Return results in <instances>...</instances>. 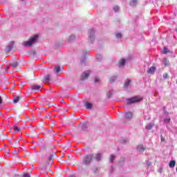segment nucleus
<instances>
[{
  "label": "nucleus",
  "instance_id": "nucleus-1",
  "mask_svg": "<svg viewBox=\"0 0 177 177\" xmlns=\"http://www.w3.org/2000/svg\"><path fill=\"white\" fill-rule=\"evenodd\" d=\"M143 100V97L140 95H136L127 100V104H133L135 103H139Z\"/></svg>",
  "mask_w": 177,
  "mask_h": 177
},
{
  "label": "nucleus",
  "instance_id": "nucleus-2",
  "mask_svg": "<svg viewBox=\"0 0 177 177\" xmlns=\"http://www.w3.org/2000/svg\"><path fill=\"white\" fill-rule=\"evenodd\" d=\"M37 40L38 35H35L34 37H30L28 41H24V46H32V45H34Z\"/></svg>",
  "mask_w": 177,
  "mask_h": 177
},
{
  "label": "nucleus",
  "instance_id": "nucleus-3",
  "mask_svg": "<svg viewBox=\"0 0 177 177\" xmlns=\"http://www.w3.org/2000/svg\"><path fill=\"white\" fill-rule=\"evenodd\" d=\"M92 160H93V155H86L83 159V162L85 165H88L92 162Z\"/></svg>",
  "mask_w": 177,
  "mask_h": 177
},
{
  "label": "nucleus",
  "instance_id": "nucleus-4",
  "mask_svg": "<svg viewBox=\"0 0 177 177\" xmlns=\"http://www.w3.org/2000/svg\"><path fill=\"white\" fill-rule=\"evenodd\" d=\"M133 115L131 112H127L125 115L124 116V121H127V120H131L132 118Z\"/></svg>",
  "mask_w": 177,
  "mask_h": 177
},
{
  "label": "nucleus",
  "instance_id": "nucleus-5",
  "mask_svg": "<svg viewBox=\"0 0 177 177\" xmlns=\"http://www.w3.org/2000/svg\"><path fill=\"white\" fill-rule=\"evenodd\" d=\"M42 88V85H32L30 89L32 91H39Z\"/></svg>",
  "mask_w": 177,
  "mask_h": 177
},
{
  "label": "nucleus",
  "instance_id": "nucleus-6",
  "mask_svg": "<svg viewBox=\"0 0 177 177\" xmlns=\"http://www.w3.org/2000/svg\"><path fill=\"white\" fill-rule=\"evenodd\" d=\"M50 80V75H46L44 76L43 79V82H49Z\"/></svg>",
  "mask_w": 177,
  "mask_h": 177
},
{
  "label": "nucleus",
  "instance_id": "nucleus-7",
  "mask_svg": "<svg viewBox=\"0 0 177 177\" xmlns=\"http://www.w3.org/2000/svg\"><path fill=\"white\" fill-rule=\"evenodd\" d=\"M89 77V73H84L82 75H81V80H86V78H88Z\"/></svg>",
  "mask_w": 177,
  "mask_h": 177
},
{
  "label": "nucleus",
  "instance_id": "nucleus-8",
  "mask_svg": "<svg viewBox=\"0 0 177 177\" xmlns=\"http://www.w3.org/2000/svg\"><path fill=\"white\" fill-rule=\"evenodd\" d=\"M176 164V162L175 160H171L169 164V168H174L175 167Z\"/></svg>",
  "mask_w": 177,
  "mask_h": 177
},
{
  "label": "nucleus",
  "instance_id": "nucleus-9",
  "mask_svg": "<svg viewBox=\"0 0 177 177\" xmlns=\"http://www.w3.org/2000/svg\"><path fill=\"white\" fill-rule=\"evenodd\" d=\"M95 159L96 161H100L102 160V154L101 153H97L95 155Z\"/></svg>",
  "mask_w": 177,
  "mask_h": 177
},
{
  "label": "nucleus",
  "instance_id": "nucleus-10",
  "mask_svg": "<svg viewBox=\"0 0 177 177\" xmlns=\"http://www.w3.org/2000/svg\"><path fill=\"white\" fill-rule=\"evenodd\" d=\"M54 71H55V74H59V73H60V66H55V68H54Z\"/></svg>",
  "mask_w": 177,
  "mask_h": 177
},
{
  "label": "nucleus",
  "instance_id": "nucleus-11",
  "mask_svg": "<svg viewBox=\"0 0 177 177\" xmlns=\"http://www.w3.org/2000/svg\"><path fill=\"white\" fill-rule=\"evenodd\" d=\"M154 71H156V67L151 66V68H149L148 73H149L150 74H153Z\"/></svg>",
  "mask_w": 177,
  "mask_h": 177
},
{
  "label": "nucleus",
  "instance_id": "nucleus-12",
  "mask_svg": "<svg viewBox=\"0 0 177 177\" xmlns=\"http://www.w3.org/2000/svg\"><path fill=\"white\" fill-rule=\"evenodd\" d=\"M129 84H131V80L127 79L124 84V88H128Z\"/></svg>",
  "mask_w": 177,
  "mask_h": 177
},
{
  "label": "nucleus",
  "instance_id": "nucleus-13",
  "mask_svg": "<svg viewBox=\"0 0 177 177\" xmlns=\"http://www.w3.org/2000/svg\"><path fill=\"white\" fill-rule=\"evenodd\" d=\"M93 35H95V30L91 29V30H89V38H90V39L92 38V37H93Z\"/></svg>",
  "mask_w": 177,
  "mask_h": 177
},
{
  "label": "nucleus",
  "instance_id": "nucleus-14",
  "mask_svg": "<svg viewBox=\"0 0 177 177\" xmlns=\"http://www.w3.org/2000/svg\"><path fill=\"white\" fill-rule=\"evenodd\" d=\"M124 64H125V59H122L119 62V67H122V66H124Z\"/></svg>",
  "mask_w": 177,
  "mask_h": 177
},
{
  "label": "nucleus",
  "instance_id": "nucleus-15",
  "mask_svg": "<svg viewBox=\"0 0 177 177\" xmlns=\"http://www.w3.org/2000/svg\"><path fill=\"white\" fill-rule=\"evenodd\" d=\"M84 106H85L86 109H92V104H91L89 102L84 103Z\"/></svg>",
  "mask_w": 177,
  "mask_h": 177
},
{
  "label": "nucleus",
  "instance_id": "nucleus-16",
  "mask_svg": "<svg viewBox=\"0 0 177 177\" xmlns=\"http://www.w3.org/2000/svg\"><path fill=\"white\" fill-rule=\"evenodd\" d=\"M137 149L138 151H145V147H143V145H138L137 147Z\"/></svg>",
  "mask_w": 177,
  "mask_h": 177
},
{
  "label": "nucleus",
  "instance_id": "nucleus-17",
  "mask_svg": "<svg viewBox=\"0 0 177 177\" xmlns=\"http://www.w3.org/2000/svg\"><path fill=\"white\" fill-rule=\"evenodd\" d=\"M10 66L13 68H16V67H17V66H19V63L18 62H12L10 64Z\"/></svg>",
  "mask_w": 177,
  "mask_h": 177
},
{
  "label": "nucleus",
  "instance_id": "nucleus-18",
  "mask_svg": "<svg viewBox=\"0 0 177 177\" xmlns=\"http://www.w3.org/2000/svg\"><path fill=\"white\" fill-rule=\"evenodd\" d=\"M19 100H20V97L15 96L12 102H13V103H17V102H19Z\"/></svg>",
  "mask_w": 177,
  "mask_h": 177
},
{
  "label": "nucleus",
  "instance_id": "nucleus-19",
  "mask_svg": "<svg viewBox=\"0 0 177 177\" xmlns=\"http://www.w3.org/2000/svg\"><path fill=\"white\" fill-rule=\"evenodd\" d=\"M137 0H131L130 2L131 6H136Z\"/></svg>",
  "mask_w": 177,
  "mask_h": 177
},
{
  "label": "nucleus",
  "instance_id": "nucleus-20",
  "mask_svg": "<svg viewBox=\"0 0 177 177\" xmlns=\"http://www.w3.org/2000/svg\"><path fill=\"white\" fill-rule=\"evenodd\" d=\"M14 130H15V132H20L21 129H20V127H17V125H15V126H14Z\"/></svg>",
  "mask_w": 177,
  "mask_h": 177
},
{
  "label": "nucleus",
  "instance_id": "nucleus-21",
  "mask_svg": "<svg viewBox=\"0 0 177 177\" xmlns=\"http://www.w3.org/2000/svg\"><path fill=\"white\" fill-rule=\"evenodd\" d=\"M54 156H55V153L53 155H50L48 157V161H50V162L51 161V162H53V161L55 160L53 158Z\"/></svg>",
  "mask_w": 177,
  "mask_h": 177
},
{
  "label": "nucleus",
  "instance_id": "nucleus-22",
  "mask_svg": "<svg viewBox=\"0 0 177 177\" xmlns=\"http://www.w3.org/2000/svg\"><path fill=\"white\" fill-rule=\"evenodd\" d=\"M75 40V35L70 36V37H69V42H73Z\"/></svg>",
  "mask_w": 177,
  "mask_h": 177
},
{
  "label": "nucleus",
  "instance_id": "nucleus-23",
  "mask_svg": "<svg viewBox=\"0 0 177 177\" xmlns=\"http://www.w3.org/2000/svg\"><path fill=\"white\" fill-rule=\"evenodd\" d=\"M151 128H153V124H151V123L149 124L146 127V129H151Z\"/></svg>",
  "mask_w": 177,
  "mask_h": 177
},
{
  "label": "nucleus",
  "instance_id": "nucleus-24",
  "mask_svg": "<svg viewBox=\"0 0 177 177\" xmlns=\"http://www.w3.org/2000/svg\"><path fill=\"white\" fill-rule=\"evenodd\" d=\"M168 52H169V50H168V48H167V47H164L163 53L165 55V54L168 53Z\"/></svg>",
  "mask_w": 177,
  "mask_h": 177
},
{
  "label": "nucleus",
  "instance_id": "nucleus-25",
  "mask_svg": "<svg viewBox=\"0 0 177 177\" xmlns=\"http://www.w3.org/2000/svg\"><path fill=\"white\" fill-rule=\"evenodd\" d=\"M117 80V77L113 76L111 78L109 79L110 82H114V80Z\"/></svg>",
  "mask_w": 177,
  "mask_h": 177
},
{
  "label": "nucleus",
  "instance_id": "nucleus-26",
  "mask_svg": "<svg viewBox=\"0 0 177 177\" xmlns=\"http://www.w3.org/2000/svg\"><path fill=\"white\" fill-rule=\"evenodd\" d=\"M115 158V156H114L113 155H111L110 157V162H113V161H114V159Z\"/></svg>",
  "mask_w": 177,
  "mask_h": 177
},
{
  "label": "nucleus",
  "instance_id": "nucleus-27",
  "mask_svg": "<svg viewBox=\"0 0 177 177\" xmlns=\"http://www.w3.org/2000/svg\"><path fill=\"white\" fill-rule=\"evenodd\" d=\"M165 122L166 124H169V122H171V118L165 119Z\"/></svg>",
  "mask_w": 177,
  "mask_h": 177
},
{
  "label": "nucleus",
  "instance_id": "nucleus-28",
  "mask_svg": "<svg viewBox=\"0 0 177 177\" xmlns=\"http://www.w3.org/2000/svg\"><path fill=\"white\" fill-rule=\"evenodd\" d=\"M115 35H116V38H122V35L121 33H117Z\"/></svg>",
  "mask_w": 177,
  "mask_h": 177
},
{
  "label": "nucleus",
  "instance_id": "nucleus-29",
  "mask_svg": "<svg viewBox=\"0 0 177 177\" xmlns=\"http://www.w3.org/2000/svg\"><path fill=\"white\" fill-rule=\"evenodd\" d=\"M113 10H115V12H118V10H120V8L118 6H115L113 8Z\"/></svg>",
  "mask_w": 177,
  "mask_h": 177
},
{
  "label": "nucleus",
  "instance_id": "nucleus-30",
  "mask_svg": "<svg viewBox=\"0 0 177 177\" xmlns=\"http://www.w3.org/2000/svg\"><path fill=\"white\" fill-rule=\"evenodd\" d=\"M163 78H165V79L168 78V75H167V73H165V74L163 75Z\"/></svg>",
  "mask_w": 177,
  "mask_h": 177
},
{
  "label": "nucleus",
  "instance_id": "nucleus-31",
  "mask_svg": "<svg viewBox=\"0 0 177 177\" xmlns=\"http://www.w3.org/2000/svg\"><path fill=\"white\" fill-rule=\"evenodd\" d=\"M100 79H99L98 77H95V82H100Z\"/></svg>",
  "mask_w": 177,
  "mask_h": 177
},
{
  "label": "nucleus",
  "instance_id": "nucleus-32",
  "mask_svg": "<svg viewBox=\"0 0 177 177\" xmlns=\"http://www.w3.org/2000/svg\"><path fill=\"white\" fill-rule=\"evenodd\" d=\"M22 177H30L28 174H24Z\"/></svg>",
  "mask_w": 177,
  "mask_h": 177
},
{
  "label": "nucleus",
  "instance_id": "nucleus-33",
  "mask_svg": "<svg viewBox=\"0 0 177 177\" xmlns=\"http://www.w3.org/2000/svg\"><path fill=\"white\" fill-rule=\"evenodd\" d=\"M3 102V100L2 99V97L0 96V104H2Z\"/></svg>",
  "mask_w": 177,
  "mask_h": 177
},
{
  "label": "nucleus",
  "instance_id": "nucleus-34",
  "mask_svg": "<svg viewBox=\"0 0 177 177\" xmlns=\"http://www.w3.org/2000/svg\"><path fill=\"white\" fill-rule=\"evenodd\" d=\"M83 128H86V124H83Z\"/></svg>",
  "mask_w": 177,
  "mask_h": 177
},
{
  "label": "nucleus",
  "instance_id": "nucleus-35",
  "mask_svg": "<svg viewBox=\"0 0 177 177\" xmlns=\"http://www.w3.org/2000/svg\"><path fill=\"white\" fill-rule=\"evenodd\" d=\"M15 143H16V144L19 143V140H17L15 141Z\"/></svg>",
  "mask_w": 177,
  "mask_h": 177
},
{
  "label": "nucleus",
  "instance_id": "nucleus-36",
  "mask_svg": "<svg viewBox=\"0 0 177 177\" xmlns=\"http://www.w3.org/2000/svg\"><path fill=\"white\" fill-rule=\"evenodd\" d=\"M69 177H75V175L70 176Z\"/></svg>",
  "mask_w": 177,
  "mask_h": 177
}]
</instances>
